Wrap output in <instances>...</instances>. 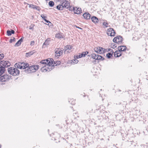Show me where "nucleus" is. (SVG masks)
Here are the masks:
<instances>
[{
  "mask_svg": "<svg viewBox=\"0 0 148 148\" xmlns=\"http://www.w3.org/2000/svg\"><path fill=\"white\" fill-rule=\"evenodd\" d=\"M39 66L38 65H33L29 66L28 64V66L27 67H25L26 68L23 72L26 73H32L35 72L39 68Z\"/></svg>",
  "mask_w": 148,
  "mask_h": 148,
  "instance_id": "obj_1",
  "label": "nucleus"
},
{
  "mask_svg": "<svg viewBox=\"0 0 148 148\" xmlns=\"http://www.w3.org/2000/svg\"><path fill=\"white\" fill-rule=\"evenodd\" d=\"M8 71L10 74L15 76L19 75L20 73L19 71L17 68L11 67L8 69Z\"/></svg>",
  "mask_w": 148,
  "mask_h": 148,
  "instance_id": "obj_2",
  "label": "nucleus"
},
{
  "mask_svg": "<svg viewBox=\"0 0 148 148\" xmlns=\"http://www.w3.org/2000/svg\"><path fill=\"white\" fill-rule=\"evenodd\" d=\"M28 66V63L24 62L16 63L14 65L15 68L20 69H23V71H24L26 68L25 67H27Z\"/></svg>",
  "mask_w": 148,
  "mask_h": 148,
  "instance_id": "obj_3",
  "label": "nucleus"
},
{
  "mask_svg": "<svg viewBox=\"0 0 148 148\" xmlns=\"http://www.w3.org/2000/svg\"><path fill=\"white\" fill-rule=\"evenodd\" d=\"M11 76L8 75H5L0 77V81L5 82L8 81L10 79H11Z\"/></svg>",
  "mask_w": 148,
  "mask_h": 148,
  "instance_id": "obj_4",
  "label": "nucleus"
},
{
  "mask_svg": "<svg viewBox=\"0 0 148 148\" xmlns=\"http://www.w3.org/2000/svg\"><path fill=\"white\" fill-rule=\"evenodd\" d=\"M94 50V51L97 53L100 54L104 53L106 51V49L100 47H97L95 48Z\"/></svg>",
  "mask_w": 148,
  "mask_h": 148,
  "instance_id": "obj_5",
  "label": "nucleus"
},
{
  "mask_svg": "<svg viewBox=\"0 0 148 148\" xmlns=\"http://www.w3.org/2000/svg\"><path fill=\"white\" fill-rule=\"evenodd\" d=\"M123 38L122 36H117L115 37L113 39V42L117 43H120L122 42Z\"/></svg>",
  "mask_w": 148,
  "mask_h": 148,
  "instance_id": "obj_6",
  "label": "nucleus"
},
{
  "mask_svg": "<svg viewBox=\"0 0 148 148\" xmlns=\"http://www.w3.org/2000/svg\"><path fill=\"white\" fill-rule=\"evenodd\" d=\"M60 2L64 8H68L70 7V3L69 1L66 0H61Z\"/></svg>",
  "mask_w": 148,
  "mask_h": 148,
  "instance_id": "obj_7",
  "label": "nucleus"
},
{
  "mask_svg": "<svg viewBox=\"0 0 148 148\" xmlns=\"http://www.w3.org/2000/svg\"><path fill=\"white\" fill-rule=\"evenodd\" d=\"M107 34L108 36H114L115 34V32L113 29L112 28H110L107 30Z\"/></svg>",
  "mask_w": 148,
  "mask_h": 148,
  "instance_id": "obj_8",
  "label": "nucleus"
},
{
  "mask_svg": "<svg viewBox=\"0 0 148 148\" xmlns=\"http://www.w3.org/2000/svg\"><path fill=\"white\" fill-rule=\"evenodd\" d=\"M73 10L75 14H79L82 12V10L81 8H73Z\"/></svg>",
  "mask_w": 148,
  "mask_h": 148,
  "instance_id": "obj_9",
  "label": "nucleus"
},
{
  "mask_svg": "<svg viewBox=\"0 0 148 148\" xmlns=\"http://www.w3.org/2000/svg\"><path fill=\"white\" fill-rule=\"evenodd\" d=\"M121 46H119L118 47V50H117V51H118V55L119 56V55H120V56H121V54L120 53L121 51H126L127 47H124V48L123 49H122V48H121Z\"/></svg>",
  "mask_w": 148,
  "mask_h": 148,
  "instance_id": "obj_10",
  "label": "nucleus"
},
{
  "mask_svg": "<svg viewBox=\"0 0 148 148\" xmlns=\"http://www.w3.org/2000/svg\"><path fill=\"white\" fill-rule=\"evenodd\" d=\"M53 60L52 59L48 58L46 60H45L46 62L45 64L46 65L50 64V65H53Z\"/></svg>",
  "mask_w": 148,
  "mask_h": 148,
  "instance_id": "obj_11",
  "label": "nucleus"
},
{
  "mask_svg": "<svg viewBox=\"0 0 148 148\" xmlns=\"http://www.w3.org/2000/svg\"><path fill=\"white\" fill-rule=\"evenodd\" d=\"M84 18L86 20L89 19L90 17V15L88 12L84 13L83 14Z\"/></svg>",
  "mask_w": 148,
  "mask_h": 148,
  "instance_id": "obj_12",
  "label": "nucleus"
},
{
  "mask_svg": "<svg viewBox=\"0 0 148 148\" xmlns=\"http://www.w3.org/2000/svg\"><path fill=\"white\" fill-rule=\"evenodd\" d=\"M92 21L95 23H98L99 21V19L95 16H93L91 18Z\"/></svg>",
  "mask_w": 148,
  "mask_h": 148,
  "instance_id": "obj_13",
  "label": "nucleus"
},
{
  "mask_svg": "<svg viewBox=\"0 0 148 148\" xmlns=\"http://www.w3.org/2000/svg\"><path fill=\"white\" fill-rule=\"evenodd\" d=\"M72 48V47L71 46L69 45H66V46L64 49V53L66 52V51L67 52H69L68 51H69Z\"/></svg>",
  "mask_w": 148,
  "mask_h": 148,
  "instance_id": "obj_14",
  "label": "nucleus"
},
{
  "mask_svg": "<svg viewBox=\"0 0 148 148\" xmlns=\"http://www.w3.org/2000/svg\"><path fill=\"white\" fill-rule=\"evenodd\" d=\"M66 122L67 124H71L73 122V120L70 116L67 117V119L66 120Z\"/></svg>",
  "mask_w": 148,
  "mask_h": 148,
  "instance_id": "obj_15",
  "label": "nucleus"
},
{
  "mask_svg": "<svg viewBox=\"0 0 148 148\" xmlns=\"http://www.w3.org/2000/svg\"><path fill=\"white\" fill-rule=\"evenodd\" d=\"M52 65H50V64L47 65L45 66V68L47 69V72H49L50 71L52 70V69L53 68L52 66Z\"/></svg>",
  "mask_w": 148,
  "mask_h": 148,
  "instance_id": "obj_16",
  "label": "nucleus"
},
{
  "mask_svg": "<svg viewBox=\"0 0 148 148\" xmlns=\"http://www.w3.org/2000/svg\"><path fill=\"white\" fill-rule=\"evenodd\" d=\"M35 52V51L34 50H33L32 51H29V52L26 53L25 56L27 57H30Z\"/></svg>",
  "mask_w": 148,
  "mask_h": 148,
  "instance_id": "obj_17",
  "label": "nucleus"
},
{
  "mask_svg": "<svg viewBox=\"0 0 148 148\" xmlns=\"http://www.w3.org/2000/svg\"><path fill=\"white\" fill-rule=\"evenodd\" d=\"M5 71V67L1 66L0 67V76L3 74Z\"/></svg>",
  "mask_w": 148,
  "mask_h": 148,
  "instance_id": "obj_18",
  "label": "nucleus"
},
{
  "mask_svg": "<svg viewBox=\"0 0 148 148\" xmlns=\"http://www.w3.org/2000/svg\"><path fill=\"white\" fill-rule=\"evenodd\" d=\"M50 38H47L46 40L45 41V42L43 43V46H44V45H45V46H46L49 45L50 43Z\"/></svg>",
  "mask_w": 148,
  "mask_h": 148,
  "instance_id": "obj_19",
  "label": "nucleus"
},
{
  "mask_svg": "<svg viewBox=\"0 0 148 148\" xmlns=\"http://www.w3.org/2000/svg\"><path fill=\"white\" fill-rule=\"evenodd\" d=\"M14 31L13 30H11V31L8 30L7 31V35L8 36H11L12 34H14Z\"/></svg>",
  "mask_w": 148,
  "mask_h": 148,
  "instance_id": "obj_20",
  "label": "nucleus"
},
{
  "mask_svg": "<svg viewBox=\"0 0 148 148\" xmlns=\"http://www.w3.org/2000/svg\"><path fill=\"white\" fill-rule=\"evenodd\" d=\"M56 8L58 10H63L64 7L63 6H62V5L61 4H59V5H58L56 6Z\"/></svg>",
  "mask_w": 148,
  "mask_h": 148,
  "instance_id": "obj_21",
  "label": "nucleus"
},
{
  "mask_svg": "<svg viewBox=\"0 0 148 148\" xmlns=\"http://www.w3.org/2000/svg\"><path fill=\"white\" fill-rule=\"evenodd\" d=\"M63 53V50H60L59 51H58V53H57V54H55V56L56 57L60 56L61 55H62Z\"/></svg>",
  "mask_w": 148,
  "mask_h": 148,
  "instance_id": "obj_22",
  "label": "nucleus"
},
{
  "mask_svg": "<svg viewBox=\"0 0 148 148\" xmlns=\"http://www.w3.org/2000/svg\"><path fill=\"white\" fill-rule=\"evenodd\" d=\"M98 55L96 54H91V56L92 58L96 60H97L98 58V56H97Z\"/></svg>",
  "mask_w": 148,
  "mask_h": 148,
  "instance_id": "obj_23",
  "label": "nucleus"
},
{
  "mask_svg": "<svg viewBox=\"0 0 148 148\" xmlns=\"http://www.w3.org/2000/svg\"><path fill=\"white\" fill-rule=\"evenodd\" d=\"M31 8H32L34 9H36L37 10H40V8L39 7L35 5H32V6H30Z\"/></svg>",
  "mask_w": 148,
  "mask_h": 148,
  "instance_id": "obj_24",
  "label": "nucleus"
},
{
  "mask_svg": "<svg viewBox=\"0 0 148 148\" xmlns=\"http://www.w3.org/2000/svg\"><path fill=\"white\" fill-rule=\"evenodd\" d=\"M113 54L112 53H108L106 54V56L108 58H110L112 56Z\"/></svg>",
  "mask_w": 148,
  "mask_h": 148,
  "instance_id": "obj_25",
  "label": "nucleus"
},
{
  "mask_svg": "<svg viewBox=\"0 0 148 148\" xmlns=\"http://www.w3.org/2000/svg\"><path fill=\"white\" fill-rule=\"evenodd\" d=\"M5 64V68L8 67L10 66L11 64V63L8 61H6V63Z\"/></svg>",
  "mask_w": 148,
  "mask_h": 148,
  "instance_id": "obj_26",
  "label": "nucleus"
},
{
  "mask_svg": "<svg viewBox=\"0 0 148 148\" xmlns=\"http://www.w3.org/2000/svg\"><path fill=\"white\" fill-rule=\"evenodd\" d=\"M41 71L44 72H47V69L45 68V66H43L42 67L41 69Z\"/></svg>",
  "mask_w": 148,
  "mask_h": 148,
  "instance_id": "obj_27",
  "label": "nucleus"
},
{
  "mask_svg": "<svg viewBox=\"0 0 148 148\" xmlns=\"http://www.w3.org/2000/svg\"><path fill=\"white\" fill-rule=\"evenodd\" d=\"M97 56H98L97 60H105L104 58L102 56L99 55H98Z\"/></svg>",
  "mask_w": 148,
  "mask_h": 148,
  "instance_id": "obj_28",
  "label": "nucleus"
},
{
  "mask_svg": "<svg viewBox=\"0 0 148 148\" xmlns=\"http://www.w3.org/2000/svg\"><path fill=\"white\" fill-rule=\"evenodd\" d=\"M56 37L60 39L63 38V36L60 34H58L56 35Z\"/></svg>",
  "mask_w": 148,
  "mask_h": 148,
  "instance_id": "obj_29",
  "label": "nucleus"
},
{
  "mask_svg": "<svg viewBox=\"0 0 148 148\" xmlns=\"http://www.w3.org/2000/svg\"><path fill=\"white\" fill-rule=\"evenodd\" d=\"M49 5L50 6L52 7L54 5V3L52 1H50L49 2Z\"/></svg>",
  "mask_w": 148,
  "mask_h": 148,
  "instance_id": "obj_30",
  "label": "nucleus"
},
{
  "mask_svg": "<svg viewBox=\"0 0 148 148\" xmlns=\"http://www.w3.org/2000/svg\"><path fill=\"white\" fill-rule=\"evenodd\" d=\"M6 63V61H1L0 62V63L1 65L3 66V67H5V64Z\"/></svg>",
  "mask_w": 148,
  "mask_h": 148,
  "instance_id": "obj_31",
  "label": "nucleus"
},
{
  "mask_svg": "<svg viewBox=\"0 0 148 148\" xmlns=\"http://www.w3.org/2000/svg\"><path fill=\"white\" fill-rule=\"evenodd\" d=\"M118 51H117V50L116 51L114 52V56L115 57H118L119 56H120V55H119L118 56Z\"/></svg>",
  "mask_w": 148,
  "mask_h": 148,
  "instance_id": "obj_32",
  "label": "nucleus"
},
{
  "mask_svg": "<svg viewBox=\"0 0 148 148\" xmlns=\"http://www.w3.org/2000/svg\"><path fill=\"white\" fill-rule=\"evenodd\" d=\"M88 53V52L86 51V52H83L81 54V56L82 57H85V56Z\"/></svg>",
  "mask_w": 148,
  "mask_h": 148,
  "instance_id": "obj_33",
  "label": "nucleus"
},
{
  "mask_svg": "<svg viewBox=\"0 0 148 148\" xmlns=\"http://www.w3.org/2000/svg\"><path fill=\"white\" fill-rule=\"evenodd\" d=\"M79 62L78 60L77 59H73L72 60V63H73V64H77Z\"/></svg>",
  "mask_w": 148,
  "mask_h": 148,
  "instance_id": "obj_34",
  "label": "nucleus"
},
{
  "mask_svg": "<svg viewBox=\"0 0 148 148\" xmlns=\"http://www.w3.org/2000/svg\"><path fill=\"white\" fill-rule=\"evenodd\" d=\"M20 41L18 40L15 44V46H18L20 45L21 44H20Z\"/></svg>",
  "mask_w": 148,
  "mask_h": 148,
  "instance_id": "obj_35",
  "label": "nucleus"
},
{
  "mask_svg": "<svg viewBox=\"0 0 148 148\" xmlns=\"http://www.w3.org/2000/svg\"><path fill=\"white\" fill-rule=\"evenodd\" d=\"M103 24L106 27H107L108 26V24L106 22H104L103 23Z\"/></svg>",
  "mask_w": 148,
  "mask_h": 148,
  "instance_id": "obj_36",
  "label": "nucleus"
},
{
  "mask_svg": "<svg viewBox=\"0 0 148 148\" xmlns=\"http://www.w3.org/2000/svg\"><path fill=\"white\" fill-rule=\"evenodd\" d=\"M60 50L58 48H56V49H55V54H57V53H58V51H59Z\"/></svg>",
  "mask_w": 148,
  "mask_h": 148,
  "instance_id": "obj_37",
  "label": "nucleus"
},
{
  "mask_svg": "<svg viewBox=\"0 0 148 148\" xmlns=\"http://www.w3.org/2000/svg\"><path fill=\"white\" fill-rule=\"evenodd\" d=\"M4 55L3 53L0 54V57L1 58V59L2 60L4 58Z\"/></svg>",
  "mask_w": 148,
  "mask_h": 148,
  "instance_id": "obj_38",
  "label": "nucleus"
},
{
  "mask_svg": "<svg viewBox=\"0 0 148 148\" xmlns=\"http://www.w3.org/2000/svg\"><path fill=\"white\" fill-rule=\"evenodd\" d=\"M40 62L41 64H45L46 62L45 61V60H41Z\"/></svg>",
  "mask_w": 148,
  "mask_h": 148,
  "instance_id": "obj_39",
  "label": "nucleus"
},
{
  "mask_svg": "<svg viewBox=\"0 0 148 148\" xmlns=\"http://www.w3.org/2000/svg\"><path fill=\"white\" fill-rule=\"evenodd\" d=\"M61 62L60 61H56V64L55 66H56L57 65H59L60 64Z\"/></svg>",
  "mask_w": 148,
  "mask_h": 148,
  "instance_id": "obj_40",
  "label": "nucleus"
},
{
  "mask_svg": "<svg viewBox=\"0 0 148 148\" xmlns=\"http://www.w3.org/2000/svg\"><path fill=\"white\" fill-rule=\"evenodd\" d=\"M129 144L134 145H135L134 144V143L132 140L130 141H129Z\"/></svg>",
  "mask_w": 148,
  "mask_h": 148,
  "instance_id": "obj_41",
  "label": "nucleus"
},
{
  "mask_svg": "<svg viewBox=\"0 0 148 148\" xmlns=\"http://www.w3.org/2000/svg\"><path fill=\"white\" fill-rule=\"evenodd\" d=\"M24 38L23 37H22L20 39L18 40L20 41V44H21V42L23 41Z\"/></svg>",
  "mask_w": 148,
  "mask_h": 148,
  "instance_id": "obj_42",
  "label": "nucleus"
},
{
  "mask_svg": "<svg viewBox=\"0 0 148 148\" xmlns=\"http://www.w3.org/2000/svg\"><path fill=\"white\" fill-rule=\"evenodd\" d=\"M41 17L42 18L45 20V19H46L45 18L46 17L43 14H42L41 16Z\"/></svg>",
  "mask_w": 148,
  "mask_h": 148,
  "instance_id": "obj_43",
  "label": "nucleus"
},
{
  "mask_svg": "<svg viewBox=\"0 0 148 148\" xmlns=\"http://www.w3.org/2000/svg\"><path fill=\"white\" fill-rule=\"evenodd\" d=\"M44 21L47 23H48V24H47V25H49V23H50L51 24V23L50 21H49L47 20L46 19H45Z\"/></svg>",
  "mask_w": 148,
  "mask_h": 148,
  "instance_id": "obj_44",
  "label": "nucleus"
},
{
  "mask_svg": "<svg viewBox=\"0 0 148 148\" xmlns=\"http://www.w3.org/2000/svg\"><path fill=\"white\" fill-rule=\"evenodd\" d=\"M15 38H14L13 39H10V43H12L13 41H14L15 40Z\"/></svg>",
  "mask_w": 148,
  "mask_h": 148,
  "instance_id": "obj_45",
  "label": "nucleus"
},
{
  "mask_svg": "<svg viewBox=\"0 0 148 148\" xmlns=\"http://www.w3.org/2000/svg\"><path fill=\"white\" fill-rule=\"evenodd\" d=\"M34 43H35V42H34V41H31V43H30V45H34Z\"/></svg>",
  "mask_w": 148,
  "mask_h": 148,
  "instance_id": "obj_46",
  "label": "nucleus"
},
{
  "mask_svg": "<svg viewBox=\"0 0 148 148\" xmlns=\"http://www.w3.org/2000/svg\"><path fill=\"white\" fill-rule=\"evenodd\" d=\"M34 25H31L29 27V29H33V28H34Z\"/></svg>",
  "mask_w": 148,
  "mask_h": 148,
  "instance_id": "obj_47",
  "label": "nucleus"
},
{
  "mask_svg": "<svg viewBox=\"0 0 148 148\" xmlns=\"http://www.w3.org/2000/svg\"><path fill=\"white\" fill-rule=\"evenodd\" d=\"M108 51H110L112 53H114V51H113V50L110 49H108Z\"/></svg>",
  "mask_w": 148,
  "mask_h": 148,
  "instance_id": "obj_48",
  "label": "nucleus"
},
{
  "mask_svg": "<svg viewBox=\"0 0 148 148\" xmlns=\"http://www.w3.org/2000/svg\"><path fill=\"white\" fill-rule=\"evenodd\" d=\"M53 61V65H52V66L53 67H53L54 66V65L55 64H56V61Z\"/></svg>",
  "mask_w": 148,
  "mask_h": 148,
  "instance_id": "obj_49",
  "label": "nucleus"
},
{
  "mask_svg": "<svg viewBox=\"0 0 148 148\" xmlns=\"http://www.w3.org/2000/svg\"><path fill=\"white\" fill-rule=\"evenodd\" d=\"M74 8L73 7H72L71 6H70V7L69 10L71 11H73V8Z\"/></svg>",
  "mask_w": 148,
  "mask_h": 148,
  "instance_id": "obj_50",
  "label": "nucleus"
},
{
  "mask_svg": "<svg viewBox=\"0 0 148 148\" xmlns=\"http://www.w3.org/2000/svg\"><path fill=\"white\" fill-rule=\"evenodd\" d=\"M72 145V144H69V145H68V147H67L66 148H69L70 147H71V146Z\"/></svg>",
  "mask_w": 148,
  "mask_h": 148,
  "instance_id": "obj_51",
  "label": "nucleus"
},
{
  "mask_svg": "<svg viewBox=\"0 0 148 148\" xmlns=\"http://www.w3.org/2000/svg\"><path fill=\"white\" fill-rule=\"evenodd\" d=\"M112 46L113 47V48L114 49V48H116L117 47L116 45L114 44H113V45Z\"/></svg>",
  "mask_w": 148,
  "mask_h": 148,
  "instance_id": "obj_52",
  "label": "nucleus"
},
{
  "mask_svg": "<svg viewBox=\"0 0 148 148\" xmlns=\"http://www.w3.org/2000/svg\"><path fill=\"white\" fill-rule=\"evenodd\" d=\"M74 58H75V59H76V58H78V55H76L74 56Z\"/></svg>",
  "mask_w": 148,
  "mask_h": 148,
  "instance_id": "obj_53",
  "label": "nucleus"
},
{
  "mask_svg": "<svg viewBox=\"0 0 148 148\" xmlns=\"http://www.w3.org/2000/svg\"><path fill=\"white\" fill-rule=\"evenodd\" d=\"M122 46L121 47V48H122V49H123L124 48V47H126L125 46Z\"/></svg>",
  "mask_w": 148,
  "mask_h": 148,
  "instance_id": "obj_54",
  "label": "nucleus"
},
{
  "mask_svg": "<svg viewBox=\"0 0 148 148\" xmlns=\"http://www.w3.org/2000/svg\"><path fill=\"white\" fill-rule=\"evenodd\" d=\"M78 58H81L82 56H81V55H79L78 56Z\"/></svg>",
  "mask_w": 148,
  "mask_h": 148,
  "instance_id": "obj_55",
  "label": "nucleus"
},
{
  "mask_svg": "<svg viewBox=\"0 0 148 148\" xmlns=\"http://www.w3.org/2000/svg\"><path fill=\"white\" fill-rule=\"evenodd\" d=\"M76 27L77 28H79V29H82L80 27H77V26H76Z\"/></svg>",
  "mask_w": 148,
  "mask_h": 148,
  "instance_id": "obj_56",
  "label": "nucleus"
},
{
  "mask_svg": "<svg viewBox=\"0 0 148 148\" xmlns=\"http://www.w3.org/2000/svg\"><path fill=\"white\" fill-rule=\"evenodd\" d=\"M1 145L0 144V148H1Z\"/></svg>",
  "mask_w": 148,
  "mask_h": 148,
  "instance_id": "obj_57",
  "label": "nucleus"
},
{
  "mask_svg": "<svg viewBox=\"0 0 148 148\" xmlns=\"http://www.w3.org/2000/svg\"><path fill=\"white\" fill-rule=\"evenodd\" d=\"M61 1V0H58V1Z\"/></svg>",
  "mask_w": 148,
  "mask_h": 148,
  "instance_id": "obj_58",
  "label": "nucleus"
},
{
  "mask_svg": "<svg viewBox=\"0 0 148 148\" xmlns=\"http://www.w3.org/2000/svg\"><path fill=\"white\" fill-rule=\"evenodd\" d=\"M2 60V59H1V58L0 57V60Z\"/></svg>",
  "mask_w": 148,
  "mask_h": 148,
  "instance_id": "obj_59",
  "label": "nucleus"
},
{
  "mask_svg": "<svg viewBox=\"0 0 148 148\" xmlns=\"http://www.w3.org/2000/svg\"><path fill=\"white\" fill-rule=\"evenodd\" d=\"M119 91H121V90H119Z\"/></svg>",
  "mask_w": 148,
  "mask_h": 148,
  "instance_id": "obj_60",
  "label": "nucleus"
},
{
  "mask_svg": "<svg viewBox=\"0 0 148 148\" xmlns=\"http://www.w3.org/2000/svg\"><path fill=\"white\" fill-rule=\"evenodd\" d=\"M58 142H60V140H58Z\"/></svg>",
  "mask_w": 148,
  "mask_h": 148,
  "instance_id": "obj_61",
  "label": "nucleus"
},
{
  "mask_svg": "<svg viewBox=\"0 0 148 148\" xmlns=\"http://www.w3.org/2000/svg\"><path fill=\"white\" fill-rule=\"evenodd\" d=\"M55 140H57V139H54Z\"/></svg>",
  "mask_w": 148,
  "mask_h": 148,
  "instance_id": "obj_62",
  "label": "nucleus"
}]
</instances>
